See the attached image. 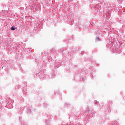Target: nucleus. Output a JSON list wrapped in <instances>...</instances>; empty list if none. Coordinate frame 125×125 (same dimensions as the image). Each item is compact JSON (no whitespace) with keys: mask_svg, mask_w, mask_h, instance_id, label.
<instances>
[{"mask_svg":"<svg viewBox=\"0 0 125 125\" xmlns=\"http://www.w3.org/2000/svg\"><path fill=\"white\" fill-rule=\"evenodd\" d=\"M11 30H12V31H14V30H15V28H14V26L11 27Z\"/></svg>","mask_w":125,"mask_h":125,"instance_id":"f257e3e1","label":"nucleus"},{"mask_svg":"<svg viewBox=\"0 0 125 125\" xmlns=\"http://www.w3.org/2000/svg\"><path fill=\"white\" fill-rule=\"evenodd\" d=\"M97 39H98V40L99 41V38L97 37Z\"/></svg>","mask_w":125,"mask_h":125,"instance_id":"f03ea898","label":"nucleus"}]
</instances>
